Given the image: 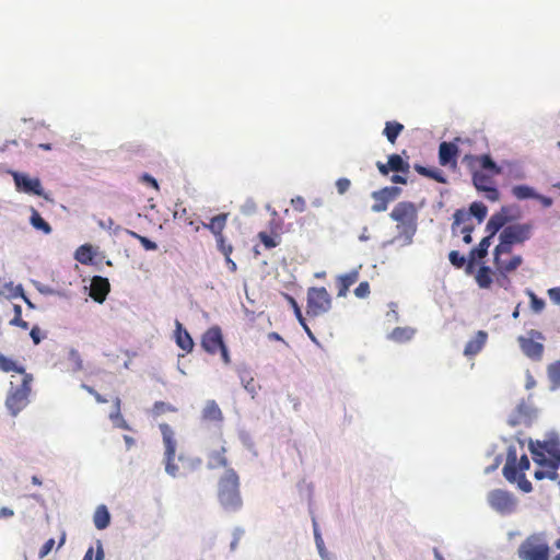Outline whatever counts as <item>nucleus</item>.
Returning a JSON list of instances; mask_svg holds the SVG:
<instances>
[{
	"instance_id": "1",
	"label": "nucleus",
	"mask_w": 560,
	"mask_h": 560,
	"mask_svg": "<svg viewBox=\"0 0 560 560\" xmlns=\"http://www.w3.org/2000/svg\"><path fill=\"white\" fill-rule=\"evenodd\" d=\"M463 163L471 175L474 187L483 192L485 197L494 202L500 199V191L495 186L494 177L502 173V168L489 154L474 155L466 153Z\"/></svg>"
},
{
	"instance_id": "2",
	"label": "nucleus",
	"mask_w": 560,
	"mask_h": 560,
	"mask_svg": "<svg viewBox=\"0 0 560 560\" xmlns=\"http://www.w3.org/2000/svg\"><path fill=\"white\" fill-rule=\"evenodd\" d=\"M163 444L165 447L164 451V464H165V471L176 478L179 476H186L189 472H192L200 468L201 466V458L199 457H190V456H178V462L180 463V466L175 464V456H176V439L175 433L170 424L167 423H161L159 425Z\"/></svg>"
},
{
	"instance_id": "3",
	"label": "nucleus",
	"mask_w": 560,
	"mask_h": 560,
	"mask_svg": "<svg viewBox=\"0 0 560 560\" xmlns=\"http://www.w3.org/2000/svg\"><path fill=\"white\" fill-rule=\"evenodd\" d=\"M218 500L224 511L236 512L243 505L240 477L233 468L225 469L218 481Z\"/></svg>"
},
{
	"instance_id": "4",
	"label": "nucleus",
	"mask_w": 560,
	"mask_h": 560,
	"mask_svg": "<svg viewBox=\"0 0 560 560\" xmlns=\"http://www.w3.org/2000/svg\"><path fill=\"white\" fill-rule=\"evenodd\" d=\"M529 466L530 463L527 455H522L517 462L516 451L510 448L502 472L509 482H516L523 492L528 493L533 490L532 482L525 477V471L529 469Z\"/></svg>"
},
{
	"instance_id": "5",
	"label": "nucleus",
	"mask_w": 560,
	"mask_h": 560,
	"mask_svg": "<svg viewBox=\"0 0 560 560\" xmlns=\"http://www.w3.org/2000/svg\"><path fill=\"white\" fill-rule=\"evenodd\" d=\"M392 220L397 222L399 235L404 236L409 244L417 231L418 211L413 202L400 201L389 213Z\"/></svg>"
},
{
	"instance_id": "6",
	"label": "nucleus",
	"mask_w": 560,
	"mask_h": 560,
	"mask_svg": "<svg viewBox=\"0 0 560 560\" xmlns=\"http://www.w3.org/2000/svg\"><path fill=\"white\" fill-rule=\"evenodd\" d=\"M533 225L530 223H517L505 226L500 234V243L494 248L498 254H510L513 245L523 244L530 237Z\"/></svg>"
},
{
	"instance_id": "7",
	"label": "nucleus",
	"mask_w": 560,
	"mask_h": 560,
	"mask_svg": "<svg viewBox=\"0 0 560 560\" xmlns=\"http://www.w3.org/2000/svg\"><path fill=\"white\" fill-rule=\"evenodd\" d=\"M521 560H550V547L544 535H529L517 549Z\"/></svg>"
},
{
	"instance_id": "8",
	"label": "nucleus",
	"mask_w": 560,
	"mask_h": 560,
	"mask_svg": "<svg viewBox=\"0 0 560 560\" xmlns=\"http://www.w3.org/2000/svg\"><path fill=\"white\" fill-rule=\"evenodd\" d=\"M32 381V374H25L21 385L10 388L5 398V407L12 417L18 416L28 405Z\"/></svg>"
},
{
	"instance_id": "9",
	"label": "nucleus",
	"mask_w": 560,
	"mask_h": 560,
	"mask_svg": "<svg viewBox=\"0 0 560 560\" xmlns=\"http://www.w3.org/2000/svg\"><path fill=\"white\" fill-rule=\"evenodd\" d=\"M228 447L223 433L220 431L207 441V466L209 469L228 468Z\"/></svg>"
},
{
	"instance_id": "10",
	"label": "nucleus",
	"mask_w": 560,
	"mask_h": 560,
	"mask_svg": "<svg viewBox=\"0 0 560 560\" xmlns=\"http://www.w3.org/2000/svg\"><path fill=\"white\" fill-rule=\"evenodd\" d=\"M200 345L201 348L209 354L213 355L220 352L224 364L231 363L229 350L223 341L222 331L219 326H212L207 329L201 336Z\"/></svg>"
},
{
	"instance_id": "11",
	"label": "nucleus",
	"mask_w": 560,
	"mask_h": 560,
	"mask_svg": "<svg viewBox=\"0 0 560 560\" xmlns=\"http://www.w3.org/2000/svg\"><path fill=\"white\" fill-rule=\"evenodd\" d=\"M544 341V334L536 329L528 330L526 336L517 337V343L523 354L533 361H540L542 359L545 351Z\"/></svg>"
},
{
	"instance_id": "12",
	"label": "nucleus",
	"mask_w": 560,
	"mask_h": 560,
	"mask_svg": "<svg viewBox=\"0 0 560 560\" xmlns=\"http://www.w3.org/2000/svg\"><path fill=\"white\" fill-rule=\"evenodd\" d=\"M330 307L331 298L324 287L308 289L306 306V314L308 316L323 315L328 312Z\"/></svg>"
},
{
	"instance_id": "13",
	"label": "nucleus",
	"mask_w": 560,
	"mask_h": 560,
	"mask_svg": "<svg viewBox=\"0 0 560 560\" xmlns=\"http://www.w3.org/2000/svg\"><path fill=\"white\" fill-rule=\"evenodd\" d=\"M460 145H471V140L469 138L456 137L454 141L446 142L443 141L439 145V163L442 166H448L452 170L457 167V156L459 153Z\"/></svg>"
},
{
	"instance_id": "14",
	"label": "nucleus",
	"mask_w": 560,
	"mask_h": 560,
	"mask_svg": "<svg viewBox=\"0 0 560 560\" xmlns=\"http://www.w3.org/2000/svg\"><path fill=\"white\" fill-rule=\"evenodd\" d=\"M487 501L492 510L502 515L512 514L517 506V500L514 494L502 489L490 491L487 495Z\"/></svg>"
},
{
	"instance_id": "15",
	"label": "nucleus",
	"mask_w": 560,
	"mask_h": 560,
	"mask_svg": "<svg viewBox=\"0 0 560 560\" xmlns=\"http://www.w3.org/2000/svg\"><path fill=\"white\" fill-rule=\"evenodd\" d=\"M15 187L19 191L32 194L36 196H44V190L39 178H32L24 173H13Z\"/></svg>"
},
{
	"instance_id": "16",
	"label": "nucleus",
	"mask_w": 560,
	"mask_h": 560,
	"mask_svg": "<svg viewBox=\"0 0 560 560\" xmlns=\"http://www.w3.org/2000/svg\"><path fill=\"white\" fill-rule=\"evenodd\" d=\"M401 189L399 187L390 186L384 187L377 191L372 192V198L375 200L372 206L373 212H383L387 209L388 203L396 199Z\"/></svg>"
},
{
	"instance_id": "17",
	"label": "nucleus",
	"mask_w": 560,
	"mask_h": 560,
	"mask_svg": "<svg viewBox=\"0 0 560 560\" xmlns=\"http://www.w3.org/2000/svg\"><path fill=\"white\" fill-rule=\"evenodd\" d=\"M200 419L202 422L213 423L214 425L221 427L224 421V416L218 402L210 399L206 401L200 413Z\"/></svg>"
},
{
	"instance_id": "18",
	"label": "nucleus",
	"mask_w": 560,
	"mask_h": 560,
	"mask_svg": "<svg viewBox=\"0 0 560 560\" xmlns=\"http://www.w3.org/2000/svg\"><path fill=\"white\" fill-rule=\"evenodd\" d=\"M110 284L107 278L94 276L91 280L90 296L97 303H103L109 292Z\"/></svg>"
},
{
	"instance_id": "19",
	"label": "nucleus",
	"mask_w": 560,
	"mask_h": 560,
	"mask_svg": "<svg viewBox=\"0 0 560 560\" xmlns=\"http://www.w3.org/2000/svg\"><path fill=\"white\" fill-rule=\"evenodd\" d=\"M229 219L228 212L219 213L210 219L209 222H201L202 228L210 231V233L215 237L223 234L224 229L226 228Z\"/></svg>"
},
{
	"instance_id": "20",
	"label": "nucleus",
	"mask_w": 560,
	"mask_h": 560,
	"mask_svg": "<svg viewBox=\"0 0 560 560\" xmlns=\"http://www.w3.org/2000/svg\"><path fill=\"white\" fill-rule=\"evenodd\" d=\"M175 342L186 353H190L194 349V340L190 334L183 327L182 323L176 320L175 323Z\"/></svg>"
},
{
	"instance_id": "21",
	"label": "nucleus",
	"mask_w": 560,
	"mask_h": 560,
	"mask_svg": "<svg viewBox=\"0 0 560 560\" xmlns=\"http://www.w3.org/2000/svg\"><path fill=\"white\" fill-rule=\"evenodd\" d=\"M488 339V334L485 330H478L472 339H470L464 349L466 357H474L478 354L485 347Z\"/></svg>"
},
{
	"instance_id": "22",
	"label": "nucleus",
	"mask_w": 560,
	"mask_h": 560,
	"mask_svg": "<svg viewBox=\"0 0 560 560\" xmlns=\"http://www.w3.org/2000/svg\"><path fill=\"white\" fill-rule=\"evenodd\" d=\"M502 254H498L494 256V265L500 271V273H509L515 271L523 262V259L520 255L513 256L510 260H503L501 258Z\"/></svg>"
},
{
	"instance_id": "23",
	"label": "nucleus",
	"mask_w": 560,
	"mask_h": 560,
	"mask_svg": "<svg viewBox=\"0 0 560 560\" xmlns=\"http://www.w3.org/2000/svg\"><path fill=\"white\" fill-rule=\"evenodd\" d=\"M359 280V271L351 270L348 273L341 275L337 278L338 296H346L349 288Z\"/></svg>"
},
{
	"instance_id": "24",
	"label": "nucleus",
	"mask_w": 560,
	"mask_h": 560,
	"mask_svg": "<svg viewBox=\"0 0 560 560\" xmlns=\"http://www.w3.org/2000/svg\"><path fill=\"white\" fill-rule=\"evenodd\" d=\"M416 334V329L412 327H396L394 328L388 338L395 342L402 343L411 340Z\"/></svg>"
},
{
	"instance_id": "25",
	"label": "nucleus",
	"mask_w": 560,
	"mask_h": 560,
	"mask_svg": "<svg viewBox=\"0 0 560 560\" xmlns=\"http://www.w3.org/2000/svg\"><path fill=\"white\" fill-rule=\"evenodd\" d=\"M508 218L503 213H494L486 225V231L491 238L505 225Z\"/></svg>"
},
{
	"instance_id": "26",
	"label": "nucleus",
	"mask_w": 560,
	"mask_h": 560,
	"mask_svg": "<svg viewBox=\"0 0 560 560\" xmlns=\"http://www.w3.org/2000/svg\"><path fill=\"white\" fill-rule=\"evenodd\" d=\"M94 525L97 529H105L110 523V515L105 505L96 508L93 516Z\"/></svg>"
},
{
	"instance_id": "27",
	"label": "nucleus",
	"mask_w": 560,
	"mask_h": 560,
	"mask_svg": "<svg viewBox=\"0 0 560 560\" xmlns=\"http://www.w3.org/2000/svg\"><path fill=\"white\" fill-rule=\"evenodd\" d=\"M404 128H405L404 125L398 122V121H396V120L387 121L385 124V128L383 130V135L387 138V140L392 144H395L398 136L401 133Z\"/></svg>"
},
{
	"instance_id": "28",
	"label": "nucleus",
	"mask_w": 560,
	"mask_h": 560,
	"mask_svg": "<svg viewBox=\"0 0 560 560\" xmlns=\"http://www.w3.org/2000/svg\"><path fill=\"white\" fill-rule=\"evenodd\" d=\"M0 371L5 372V373L16 372L19 374H22L23 377L25 376V374H27L24 366L19 365L15 361L5 357L1 352H0Z\"/></svg>"
},
{
	"instance_id": "29",
	"label": "nucleus",
	"mask_w": 560,
	"mask_h": 560,
	"mask_svg": "<svg viewBox=\"0 0 560 560\" xmlns=\"http://www.w3.org/2000/svg\"><path fill=\"white\" fill-rule=\"evenodd\" d=\"M476 282L479 288L481 289H488L490 288L492 283V271L490 267L488 266H481L476 276H475Z\"/></svg>"
},
{
	"instance_id": "30",
	"label": "nucleus",
	"mask_w": 560,
	"mask_h": 560,
	"mask_svg": "<svg viewBox=\"0 0 560 560\" xmlns=\"http://www.w3.org/2000/svg\"><path fill=\"white\" fill-rule=\"evenodd\" d=\"M388 165L390 171L408 174L409 173V163L404 161L399 154H392L388 156Z\"/></svg>"
},
{
	"instance_id": "31",
	"label": "nucleus",
	"mask_w": 560,
	"mask_h": 560,
	"mask_svg": "<svg viewBox=\"0 0 560 560\" xmlns=\"http://www.w3.org/2000/svg\"><path fill=\"white\" fill-rule=\"evenodd\" d=\"M31 224L34 229L42 231L45 234H49L51 232V226L48 222H46L39 212L32 208L31 209V218H30Z\"/></svg>"
},
{
	"instance_id": "32",
	"label": "nucleus",
	"mask_w": 560,
	"mask_h": 560,
	"mask_svg": "<svg viewBox=\"0 0 560 560\" xmlns=\"http://www.w3.org/2000/svg\"><path fill=\"white\" fill-rule=\"evenodd\" d=\"M287 299L290 303V305L292 306L293 311H294V315L296 317V319L299 320V323L301 324V326L304 328L305 332L307 334V336L312 339V340H315V336L314 334L312 332V330L310 329V327L307 326L306 322H305V318L302 314V311L298 304V302L290 295H287Z\"/></svg>"
},
{
	"instance_id": "33",
	"label": "nucleus",
	"mask_w": 560,
	"mask_h": 560,
	"mask_svg": "<svg viewBox=\"0 0 560 560\" xmlns=\"http://www.w3.org/2000/svg\"><path fill=\"white\" fill-rule=\"evenodd\" d=\"M491 245V235L485 236L479 245L469 252L471 259H482L487 256L488 249Z\"/></svg>"
},
{
	"instance_id": "34",
	"label": "nucleus",
	"mask_w": 560,
	"mask_h": 560,
	"mask_svg": "<svg viewBox=\"0 0 560 560\" xmlns=\"http://www.w3.org/2000/svg\"><path fill=\"white\" fill-rule=\"evenodd\" d=\"M94 253L91 245H81L74 254V258L82 265H90L93 261Z\"/></svg>"
},
{
	"instance_id": "35",
	"label": "nucleus",
	"mask_w": 560,
	"mask_h": 560,
	"mask_svg": "<svg viewBox=\"0 0 560 560\" xmlns=\"http://www.w3.org/2000/svg\"><path fill=\"white\" fill-rule=\"evenodd\" d=\"M512 195L518 199H535L536 191L527 185H516L512 188Z\"/></svg>"
},
{
	"instance_id": "36",
	"label": "nucleus",
	"mask_w": 560,
	"mask_h": 560,
	"mask_svg": "<svg viewBox=\"0 0 560 560\" xmlns=\"http://www.w3.org/2000/svg\"><path fill=\"white\" fill-rule=\"evenodd\" d=\"M547 373L551 382V388H560V359L548 365Z\"/></svg>"
},
{
	"instance_id": "37",
	"label": "nucleus",
	"mask_w": 560,
	"mask_h": 560,
	"mask_svg": "<svg viewBox=\"0 0 560 560\" xmlns=\"http://www.w3.org/2000/svg\"><path fill=\"white\" fill-rule=\"evenodd\" d=\"M68 361L73 372H80L83 370V360L80 352L71 348L68 352Z\"/></svg>"
},
{
	"instance_id": "38",
	"label": "nucleus",
	"mask_w": 560,
	"mask_h": 560,
	"mask_svg": "<svg viewBox=\"0 0 560 560\" xmlns=\"http://www.w3.org/2000/svg\"><path fill=\"white\" fill-rule=\"evenodd\" d=\"M488 213L487 207L482 202H472L469 207V217L474 215L478 222H482Z\"/></svg>"
},
{
	"instance_id": "39",
	"label": "nucleus",
	"mask_w": 560,
	"mask_h": 560,
	"mask_svg": "<svg viewBox=\"0 0 560 560\" xmlns=\"http://www.w3.org/2000/svg\"><path fill=\"white\" fill-rule=\"evenodd\" d=\"M177 411V408L168 402H165V401H155L153 407H152V415L154 417H159V416H162L164 413H167V412H176Z\"/></svg>"
},
{
	"instance_id": "40",
	"label": "nucleus",
	"mask_w": 560,
	"mask_h": 560,
	"mask_svg": "<svg viewBox=\"0 0 560 560\" xmlns=\"http://www.w3.org/2000/svg\"><path fill=\"white\" fill-rule=\"evenodd\" d=\"M217 248L223 255H232L234 247L231 243L228 242L224 234L215 237Z\"/></svg>"
},
{
	"instance_id": "41",
	"label": "nucleus",
	"mask_w": 560,
	"mask_h": 560,
	"mask_svg": "<svg viewBox=\"0 0 560 560\" xmlns=\"http://www.w3.org/2000/svg\"><path fill=\"white\" fill-rule=\"evenodd\" d=\"M13 310H14V317L10 320V324L13 325V326H18L22 329H27L28 328V323L25 322L23 318H22V308L20 305L15 304L13 306Z\"/></svg>"
},
{
	"instance_id": "42",
	"label": "nucleus",
	"mask_w": 560,
	"mask_h": 560,
	"mask_svg": "<svg viewBox=\"0 0 560 560\" xmlns=\"http://www.w3.org/2000/svg\"><path fill=\"white\" fill-rule=\"evenodd\" d=\"M130 235L138 240L145 250H155L158 248L156 243L145 236H142L136 232H130Z\"/></svg>"
},
{
	"instance_id": "43",
	"label": "nucleus",
	"mask_w": 560,
	"mask_h": 560,
	"mask_svg": "<svg viewBox=\"0 0 560 560\" xmlns=\"http://www.w3.org/2000/svg\"><path fill=\"white\" fill-rule=\"evenodd\" d=\"M547 452L550 455V460L547 465L549 468H558L560 466V448L552 446Z\"/></svg>"
},
{
	"instance_id": "44",
	"label": "nucleus",
	"mask_w": 560,
	"mask_h": 560,
	"mask_svg": "<svg viewBox=\"0 0 560 560\" xmlns=\"http://www.w3.org/2000/svg\"><path fill=\"white\" fill-rule=\"evenodd\" d=\"M528 296L530 299V307L535 313H540L545 308V301L539 299L534 292L528 291Z\"/></svg>"
},
{
	"instance_id": "45",
	"label": "nucleus",
	"mask_w": 560,
	"mask_h": 560,
	"mask_svg": "<svg viewBox=\"0 0 560 560\" xmlns=\"http://www.w3.org/2000/svg\"><path fill=\"white\" fill-rule=\"evenodd\" d=\"M448 259H450L451 264L458 269L463 268L466 264L465 256L460 255L459 252H457V250L450 252Z\"/></svg>"
},
{
	"instance_id": "46",
	"label": "nucleus",
	"mask_w": 560,
	"mask_h": 560,
	"mask_svg": "<svg viewBox=\"0 0 560 560\" xmlns=\"http://www.w3.org/2000/svg\"><path fill=\"white\" fill-rule=\"evenodd\" d=\"M109 418H110V420L114 422V424L117 428H120V429H124V430H129L130 429L128 423H127V421L122 418L121 410L112 412L109 415Z\"/></svg>"
},
{
	"instance_id": "47",
	"label": "nucleus",
	"mask_w": 560,
	"mask_h": 560,
	"mask_svg": "<svg viewBox=\"0 0 560 560\" xmlns=\"http://www.w3.org/2000/svg\"><path fill=\"white\" fill-rule=\"evenodd\" d=\"M468 220H469V213L468 212H466L463 209L456 210L455 213H454L453 229H455L456 226H459L462 224L466 225L465 223Z\"/></svg>"
},
{
	"instance_id": "48",
	"label": "nucleus",
	"mask_w": 560,
	"mask_h": 560,
	"mask_svg": "<svg viewBox=\"0 0 560 560\" xmlns=\"http://www.w3.org/2000/svg\"><path fill=\"white\" fill-rule=\"evenodd\" d=\"M258 237L266 248H273L278 245L275 238L270 236L267 232H259Z\"/></svg>"
},
{
	"instance_id": "49",
	"label": "nucleus",
	"mask_w": 560,
	"mask_h": 560,
	"mask_svg": "<svg viewBox=\"0 0 560 560\" xmlns=\"http://www.w3.org/2000/svg\"><path fill=\"white\" fill-rule=\"evenodd\" d=\"M355 296L364 299L370 294V284L368 281L361 282L354 290Z\"/></svg>"
},
{
	"instance_id": "50",
	"label": "nucleus",
	"mask_w": 560,
	"mask_h": 560,
	"mask_svg": "<svg viewBox=\"0 0 560 560\" xmlns=\"http://www.w3.org/2000/svg\"><path fill=\"white\" fill-rule=\"evenodd\" d=\"M427 177L432 178L435 182L441 183V184L446 183V178H445L443 172L439 168H430Z\"/></svg>"
},
{
	"instance_id": "51",
	"label": "nucleus",
	"mask_w": 560,
	"mask_h": 560,
	"mask_svg": "<svg viewBox=\"0 0 560 560\" xmlns=\"http://www.w3.org/2000/svg\"><path fill=\"white\" fill-rule=\"evenodd\" d=\"M351 182L346 177L339 178L336 182V188L340 195L346 194L349 190Z\"/></svg>"
},
{
	"instance_id": "52",
	"label": "nucleus",
	"mask_w": 560,
	"mask_h": 560,
	"mask_svg": "<svg viewBox=\"0 0 560 560\" xmlns=\"http://www.w3.org/2000/svg\"><path fill=\"white\" fill-rule=\"evenodd\" d=\"M291 205H292L293 209L299 212H303L306 209V202H305L304 198L301 196H296V197L292 198Z\"/></svg>"
},
{
	"instance_id": "53",
	"label": "nucleus",
	"mask_w": 560,
	"mask_h": 560,
	"mask_svg": "<svg viewBox=\"0 0 560 560\" xmlns=\"http://www.w3.org/2000/svg\"><path fill=\"white\" fill-rule=\"evenodd\" d=\"M54 545H55V539L54 538L48 539L39 549L38 557L40 559L45 558L51 551V549L54 548Z\"/></svg>"
},
{
	"instance_id": "54",
	"label": "nucleus",
	"mask_w": 560,
	"mask_h": 560,
	"mask_svg": "<svg viewBox=\"0 0 560 560\" xmlns=\"http://www.w3.org/2000/svg\"><path fill=\"white\" fill-rule=\"evenodd\" d=\"M242 383L244 385V388L250 393V394H255L256 393V383L254 381V378L252 376H249L248 378L242 376Z\"/></svg>"
},
{
	"instance_id": "55",
	"label": "nucleus",
	"mask_w": 560,
	"mask_h": 560,
	"mask_svg": "<svg viewBox=\"0 0 560 560\" xmlns=\"http://www.w3.org/2000/svg\"><path fill=\"white\" fill-rule=\"evenodd\" d=\"M474 231L472 225H463L460 232L464 234L463 241L465 244H470L472 242L471 233Z\"/></svg>"
},
{
	"instance_id": "56",
	"label": "nucleus",
	"mask_w": 560,
	"mask_h": 560,
	"mask_svg": "<svg viewBox=\"0 0 560 560\" xmlns=\"http://www.w3.org/2000/svg\"><path fill=\"white\" fill-rule=\"evenodd\" d=\"M547 293L552 303L560 305V287L551 288Z\"/></svg>"
},
{
	"instance_id": "57",
	"label": "nucleus",
	"mask_w": 560,
	"mask_h": 560,
	"mask_svg": "<svg viewBox=\"0 0 560 560\" xmlns=\"http://www.w3.org/2000/svg\"><path fill=\"white\" fill-rule=\"evenodd\" d=\"M535 199L538 200L544 208H549L553 203L552 198L537 194V192H536Z\"/></svg>"
},
{
	"instance_id": "58",
	"label": "nucleus",
	"mask_w": 560,
	"mask_h": 560,
	"mask_svg": "<svg viewBox=\"0 0 560 560\" xmlns=\"http://www.w3.org/2000/svg\"><path fill=\"white\" fill-rule=\"evenodd\" d=\"M30 336L35 345H38L42 340L40 329L37 326L31 329Z\"/></svg>"
},
{
	"instance_id": "59",
	"label": "nucleus",
	"mask_w": 560,
	"mask_h": 560,
	"mask_svg": "<svg viewBox=\"0 0 560 560\" xmlns=\"http://www.w3.org/2000/svg\"><path fill=\"white\" fill-rule=\"evenodd\" d=\"M476 260L477 259H471V256H468V260L466 259V264L464 267H465V272L467 275H471L474 272Z\"/></svg>"
},
{
	"instance_id": "60",
	"label": "nucleus",
	"mask_w": 560,
	"mask_h": 560,
	"mask_svg": "<svg viewBox=\"0 0 560 560\" xmlns=\"http://www.w3.org/2000/svg\"><path fill=\"white\" fill-rule=\"evenodd\" d=\"M225 264L231 272H236L237 265L236 262L231 258V255L224 256Z\"/></svg>"
},
{
	"instance_id": "61",
	"label": "nucleus",
	"mask_w": 560,
	"mask_h": 560,
	"mask_svg": "<svg viewBox=\"0 0 560 560\" xmlns=\"http://www.w3.org/2000/svg\"><path fill=\"white\" fill-rule=\"evenodd\" d=\"M142 180L150 184L153 188H155L156 190H159V184L156 182L155 178H153L151 175L149 174H143L142 176Z\"/></svg>"
},
{
	"instance_id": "62",
	"label": "nucleus",
	"mask_w": 560,
	"mask_h": 560,
	"mask_svg": "<svg viewBox=\"0 0 560 560\" xmlns=\"http://www.w3.org/2000/svg\"><path fill=\"white\" fill-rule=\"evenodd\" d=\"M104 549L103 545L100 540L96 542V552H95V560H104Z\"/></svg>"
},
{
	"instance_id": "63",
	"label": "nucleus",
	"mask_w": 560,
	"mask_h": 560,
	"mask_svg": "<svg viewBox=\"0 0 560 560\" xmlns=\"http://www.w3.org/2000/svg\"><path fill=\"white\" fill-rule=\"evenodd\" d=\"M376 166H377V168H378V171H380V173H381L382 175H388V173H389V171H390L389 165H388V162H387L386 164H385V163H382V162H377V163H376Z\"/></svg>"
},
{
	"instance_id": "64",
	"label": "nucleus",
	"mask_w": 560,
	"mask_h": 560,
	"mask_svg": "<svg viewBox=\"0 0 560 560\" xmlns=\"http://www.w3.org/2000/svg\"><path fill=\"white\" fill-rule=\"evenodd\" d=\"M390 180L395 184H406L407 183V178L405 176H401L398 174L393 175Z\"/></svg>"
}]
</instances>
